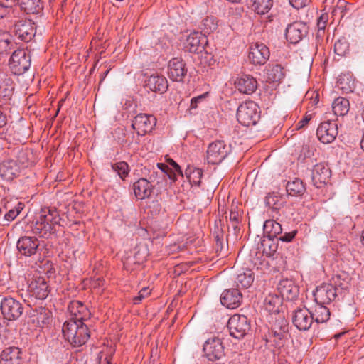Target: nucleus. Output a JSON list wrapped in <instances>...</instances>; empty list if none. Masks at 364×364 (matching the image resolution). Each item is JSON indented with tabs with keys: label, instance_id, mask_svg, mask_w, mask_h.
I'll return each instance as SVG.
<instances>
[{
	"label": "nucleus",
	"instance_id": "4be33fe9",
	"mask_svg": "<svg viewBox=\"0 0 364 364\" xmlns=\"http://www.w3.org/2000/svg\"><path fill=\"white\" fill-rule=\"evenodd\" d=\"M19 164L14 159H5L0 163V176L6 181H12L20 174Z\"/></svg>",
	"mask_w": 364,
	"mask_h": 364
},
{
	"label": "nucleus",
	"instance_id": "de8ad7c7",
	"mask_svg": "<svg viewBox=\"0 0 364 364\" xmlns=\"http://www.w3.org/2000/svg\"><path fill=\"white\" fill-rule=\"evenodd\" d=\"M348 50L349 43L345 38H341L335 43L334 52L338 55H345Z\"/></svg>",
	"mask_w": 364,
	"mask_h": 364
},
{
	"label": "nucleus",
	"instance_id": "dca6fc26",
	"mask_svg": "<svg viewBox=\"0 0 364 364\" xmlns=\"http://www.w3.org/2000/svg\"><path fill=\"white\" fill-rule=\"evenodd\" d=\"M336 296V288L331 284L318 286L314 292V300L317 304H328L334 301Z\"/></svg>",
	"mask_w": 364,
	"mask_h": 364
},
{
	"label": "nucleus",
	"instance_id": "49530a36",
	"mask_svg": "<svg viewBox=\"0 0 364 364\" xmlns=\"http://www.w3.org/2000/svg\"><path fill=\"white\" fill-rule=\"evenodd\" d=\"M215 250L217 253V256L220 257H225L228 255V245L224 244L223 235H219L215 236Z\"/></svg>",
	"mask_w": 364,
	"mask_h": 364
},
{
	"label": "nucleus",
	"instance_id": "8fccbe9b",
	"mask_svg": "<svg viewBox=\"0 0 364 364\" xmlns=\"http://www.w3.org/2000/svg\"><path fill=\"white\" fill-rule=\"evenodd\" d=\"M11 42L9 34L6 32L0 31V53H4L11 49Z\"/></svg>",
	"mask_w": 364,
	"mask_h": 364
},
{
	"label": "nucleus",
	"instance_id": "2f4dec72",
	"mask_svg": "<svg viewBox=\"0 0 364 364\" xmlns=\"http://www.w3.org/2000/svg\"><path fill=\"white\" fill-rule=\"evenodd\" d=\"M336 87L344 93L352 92L355 89V80L350 74L341 75L336 82Z\"/></svg>",
	"mask_w": 364,
	"mask_h": 364
},
{
	"label": "nucleus",
	"instance_id": "2eb2a0df",
	"mask_svg": "<svg viewBox=\"0 0 364 364\" xmlns=\"http://www.w3.org/2000/svg\"><path fill=\"white\" fill-rule=\"evenodd\" d=\"M15 36L23 41L29 42L35 36V23L30 20L18 21L14 26Z\"/></svg>",
	"mask_w": 364,
	"mask_h": 364
},
{
	"label": "nucleus",
	"instance_id": "e433bc0d",
	"mask_svg": "<svg viewBox=\"0 0 364 364\" xmlns=\"http://www.w3.org/2000/svg\"><path fill=\"white\" fill-rule=\"evenodd\" d=\"M350 109V103L349 101L344 98L339 97L334 100L332 103V110L335 115L336 116H344L346 115Z\"/></svg>",
	"mask_w": 364,
	"mask_h": 364
},
{
	"label": "nucleus",
	"instance_id": "6e6d98bb",
	"mask_svg": "<svg viewBox=\"0 0 364 364\" xmlns=\"http://www.w3.org/2000/svg\"><path fill=\"white\" fill-rule=\"evenodd\" d=\"M157 166L162 171V172L166 173L170 179L173 180V181L176 180L175 172H173V171L169 168L168 165L163 163H158Z\"/></svg>",
	"mask_w": 364,
	"mask_h": 364
},
{
	"label": "nucleus",
	"instance_id": "c756f323",
	"mask_svg": "<svg viewBox=\"0 0 364 364\" xmlns=\"http://www.w3.org/2000/svg\"><path fill=\"white\" fill-rule=\"evenodd\" d=\"M263 228L266 237L269 239H274L282 233V225L274 220H266Z\"/></svg>",
	"mask_w": 364,
	"mask_h": 364
},
{
	"label": "nucleus",
	"instance_id": "774afa93",
	"mask_svg": "<svg viewBox=\"0 0 364 364\" xmlns=\"http://www.w3.org/2000/svg\"><path fill=\"white\" fill-rule=\"evenodd\" d=\"M360 146L364 150V133H363V135L362 140L360 141Z\"/></svg>",
	"mask_w": 364,
	"mask_h": 364
},
{
	"label": "nucleus",
	"instance_id": "58836bf2",
	"mask_svg": "<svg viewBox=\"0 0 364 364\" xmlns=\"http://www.w3.org/2000/svg\"><path fill=\"white\" fill-rule=\"evenodd\" d=\"M218 21L213 16H207L202 20L199 25V28L201 30L203 34H208L215 31L218 28Z\"/></svg>",
	"mask_w": 364,
	"mask_h": 364
},
{
	"label": "nucleus",
	"instance_id": "f8f14e48",
	"mask_svg": "<svg viewBox=\"0 0 364 364\" xmlns=\"http://www.w3.org/2000/svg\"><path fill=\"white\" fill-rule=\"evenodd\" d=\"M309 27L306 23L301 21H295L286 28L285 36L287 40L292 44L299 43L308 33Z\"/></svg>",
	"mask_w": 364,
	"mask_h": 364
},
{
	"label": "nucleus",
	"instance_id": "bf43d9fd",
	"mask_svg": "<svg viewBox=\"0 0 364 364\" xmlns=\"http://www.w3.org/2000/svg\"><path fill=\"white\" fill-rule=\"evenodd\" d=\"M297 231L294 230L290 232H286L278 237V240L282 242H291L296 236Z\"/></svg>",
	"mask_w": 364,
	"mask_h": 364
},
{
	"label": "nucleus",
	"instance_id": "a19ab883",
	"mask_svg": "<svg viewBox=\"0 0 364 364\" xmlns=\"http://www.w3.org/2000/svg\"><path fill=\"white\" fill-rule=\"evenodd\" d=\"M252 9L258 14H267L272 8L273 0H251Z\"/></svg>",
	"mask_w": 364,
	"mask_h": 364
},
{
	"label": "nucleus",
	"instance_id": "5fc2aeb1",
	"mask_svg": "<svg viewBox=\"0 0 364 364\" xmlns=\"http://www.w3.org/2000/svg\"><path fill=\"white\" fill-rule=\"evenodd\" d=\"M20 213L19 210L11 208L4 215V219L6 223H2L3 225H8L9 223L14 220Z\"/></svg>",
	"mask_w": 364,
	"mask_h": 364
},
{
	"label": "nucleus",
	"instance_id": "a211bd4d",
	"mask_svg": "<svg viewBox=\"0 0 364 364\" xmlns=\"http://www.w3.org/2000/svg\"><path fill=\"white\" fill-rule=\"evenodd\" d=\"M168 70V77L176 82H183L188 71L186 63L178 58H174L169 61Z\"/></svg>",
	"mask_w": 364,
	"mask_h": 364
},
{
	"label": "nucleus",
	"instance_id": "ea45409f",
	"mask_svg": "<svg viewBox=\"0 0 364 364\" xmlns=\"http://www.w3.org/2000/svg\"><path fill=\"white\" fill-rule=\"evenodd\" d=\"M14 90L13 81L4 75L0 76V99L9 98Z\"/></svg>",
	"mask_w": 364,
	"mask_h": 364
},
{
	"label": "nucleus",
	"instance_id": "6ab92c4d",
	"mask_svg": "<svg viewBox=\"0 0 364 364\" xmlns=\"http://www.w3.org/2000/svg\"><path fill=\"white\" fill-rule=\"evenodd\" d=\"M277 290L281 298L289 301L295 300L299 294V287L289 279H283L277 284Z\"/></svg>",
	"mask_w": 364,
	"mask_h": 364
},
{
	"label": "nucleus",
	"instance_id": "bb28decb",
	"mask_svg": "<svg viewBox=\"0 0 364 364\" xmlns=\"http://www.w3.org/2000/svg\"><path fill=\"white\" fill-rule=\"evenodd\" d=\"M21 351L18 347H9L4 349L0 356V364H20Z\"/></svg>",
	"mask_w": 364,
	"mask_h": 364
},
{
	"label": "nucleus",
	"instance_id": "c9c22d12",
	"mask_svg": "<svg viewBox=\"0 0 364 364\" xmlns=\"http://www.w3.org/2000/svg\"><path fill=\"white\" fill-rule=\"evenodd\" d=\"M313 321L317 323H323L330 318V311L325 304H317L314 312H311Z\"/></svg>",
	"mask_w": 364,
	"mask_h": 364
},
{
	"label": "nucleus",
	"instance_id": "393cba45",
	"mask_svg": "<svg viewBox=\"0 0 364 364\" xmlns=\"http://www.w3.org/2000/svg\"><path fill=\"white\" fill-rule=\"evenodd\" d=\"M235 85L240 92L246 95L252 94L257 87V80L250 75H244L238 77Z\"/></svg>",
	"mask_w": 364,
	"mask_h": 364
},
{
	"label": "nucleus",
	"instance_id": "7c9ffc66",
	"mask_svg": "<svg viewBox=\"0 0 364 364\" xmlns=\"http://www.w3.org/2000/svg\"><path fill=\"white\" fill-rule=\"evenodd\" d=\"M285 75L284 68L280 65H269L267 68V79L269 82H280Z\"/></svg>",
	"mask_w": 364,
	"mask_h": 364
},
{
	"label": "nucleus",
	"instance_id": "a878e982",
	"mask_svg": "<svg viewBox=\"0 0 364 364\" xmlns=\"http://www.w3.org/2000/svg\"><path fill=\"white\" fill-rule=\"evenodd\" d=\"M145 86L152 92L162 94L166 92L168 85L164 76L153 75L147 79Z\"/></svg>",
	"mask_w": 364,
	"mask_h": 364
},
{
	"label": "nucleus",
	"instance_id": "79ce46f5",
	"mask_svg": "<svg viewBox=\"0 0 364 364\" xmlns=\"http://www.w3.org/2000/svg\"><path fill=\"white\" fill-rule=\"evenodd\" d=\"M254 276L251 270L237 274L235 283L237 287L249 288L253 283Z\"/></svg>",
	"mask_w": 364,
	"mask_h": 364
},
{
	"label": "nucleus",
	"instance_id": "39448f33",
	"mask_svg": "<svg viewBox=\"0 0 364 364\" xmlns=\"http://www.w3.org/2000/svg\"><path fill=\"white\" fill-rule=\"evenodd\" d=\"M230 334L236 339H241L250 330V321L244 315L235 314L232 316L227 325Z\"/></svg>",
	"mask_w": 364,
	"mask_h": 364
},
{
	"label": "nucleus",
	"instance_id": "f3484780",
	"mask_svg": "<svg viewBox=\"0 0 364 364\" xmlns=\"http://www.w3.org/2000/svg\"><path fill=\"white\" fill-rule=\"evenodd\" d=\"M331 170L324 163L316 164L311 171V181L314 186L318 188L326 185L330 178Z\"/></svg>",
	"mask_w": 364,
	"mask_h": 364
},
{
	"label": "nucleus",
	"instance_id": "ddd939ff",
	"mask_svg": "<svg viewBox=\"0 0 364 364\" xmlns=\"http://www.w3.org/2000/svg\"><path fill=\"white\" fill-rule=\"evenodd\" d=\"M249 50V60L255 65H264L269 58V49L264 43H256L251 45Z\"/></svg>",
	"mask_w": 364,
	"mask_h": 364
},
{
	"label": "nucleus",
	"instance_id": "69168bd1",
	"mask_svg": "<svg viewBox=\"0 0 364 364\" xmlns=\"http://www.w3.org/2000/svg\"><path fill=\"white\" fill-rule=\"evenodd\" d=\"M7 123L6 116L0 110V128L4 127Z\"/></svg>",
	"mask_w": 364,
	"mask_h": 364
},
{
	"label": "nucleus",
	"instance_id": "7ed1b4c3",
	"mask_svg": "<svg viewBox=\"0 0 364 364\" xmlns=\"http://www.w3.org/2000/svg\"><path fill=\"white\" fill-rule=\"evenodd\" d=\"M237 119L245 127L256 124L260 119L259 106L253 101L242 102L237 108Z\"/></svg>",
	"mask_w": 364,
	"mask_h": 364
},
{
	"label": "nucleus",
	"instance_id": "f704fd0d",
	"mask_svg": "<svg viewBox=\"0 0 364 364\" xmlns=\"http://www.w3.org/2000/svg\"><path fill=\"white\" fill-rule=\"evenodd\" d=\"M286 190L288 195L291 196H302L306 188L303 181L299 178H295L292 181H288L286 185Z\"/></svg>",
	"mask_w": 364,
	"mask_h": 364
},
{
	"label": "nucleus",
	"instance_id": "603ef678",
	"mask_svg": "<svg viewBox=\"0 0 364 364\" xmlns=\"http://www.w3.org/2000/svg\"><path fill=\"white\" fill-rule=\"evenodd\" d=\"M230 220L232 223L233 228H236V225L240 221L241 215L238 210L237 206L232 205L230 212Z\"/></svg>",
	"mask_w": 364,
	"mask_h": 364
},
{
	"label": "nucleus",
	"instance_id": "9d476101",
	"mask_svg": "<svg viewBox=\"0 0 364 364\" xmlns=\"http://www.w3.org/2000/svg\"><path fill=\"white\" fill-rule=\"evenodd\" d=\"M338 132L337 123L335 121L327 120L319 124L316 135L322 143L330 144L336 139Z\"/></svg>",
	"mask_w": 364,
	"mask_h": 364
},
{
	"label": "nucleus",
	"instance_id": "cd10ccee",
	"mask_svg": "<svg viewBox=\"0 0 364 364\" xmlns=\"http://www.w3.org/2000/svg\"><path fill=\"white\" fill-rule=\"evenodd\" d=\"M133 189L135 196L138 199L143 200L151 196L153 191V186L147 179L141 178L134 183Z\"/></svg>",
	"mask_w": 364,
	"mask_h": 364
},
{
	"label": "nucleus",
	"instance_id": "20e7f679",
	"mask_svg": "<svg viewBox=\"0 0 364 364\" xmlns=\"http://www.w3.org/2000/svg\"><path fill=\"white\" fill-rule=\"evenodd\" d=\"M31 66V55L24 49L15 50L9 60V68L11 72L17 75L26 73Z\"/></svg>",
	"mask_w": 364,
	"mask_h": 364
},
{
	"label": "nucleus",
	"instance_id": "5701e85b",
	"mask_svg": "<svg viewBox=\"0 0 364 364\" xmlns=\"http://www.w3.org/2000/svg\"><path fill=\"white\" fill-rule=\"evenodd\" d=\"M242 295L237 289L225 290L220 295L222 305L228 309H237L242 302Z\"/></svg>",
	"mask_w": 364,
	"mask_h": 364
},
{
	"label": "nucleus",
	"instance_id": "4468645a",
	"mask_svg": "<svg viewBox=\"0 0 364 364\" xmlns=\"http://www.w3.org/2000/svg\"><path fill=\"white\" fill-rule=\"evenodd\" d=\"M292 323L299 331H307L313 324L311 312L306 307L297 308L292 313Z\"/></svg>",
	"mask_w": 364,
	"mask_h": 364
},
{
	"label": "nucleus",
	"instance_id": "0eeeda50",
	"mask_svg": "<svg viewBox=\"0 0 364 364\" xmlns=\"http://www.w3.org/2000/svg\"><path fill=\"white\" fill-rule=\"evenodd\" d=\"M156 124V119L152 114L140 113L133 119L132 129L138 135L144 136L153 130Z\"/></svg>",
	"mask_w": 364,
	"mask_h": 364
},
{
	"label": "nucleus",
	"instance_id": "37998d69",
	"mask_svg": "<svg viewBox=\"0 0 364 364\" xmlns=\"http://www.w3.org/2000/svg\"><path fill=\"white\" fill-rule=\"evenodd\" d=\"M284 203L282 197L274 193H268L265 198L266 205L274 210H279L284 206Z\"/></svg>",
	"mask_w": 364,
	"mask_h": 364
},
{
	"label": "nucleus",
	"instance_id": "864d4df0",
	"mask_svg": "<svg viewBox=\"0 0 364 364\" xmlns=\"http://www.w3.org/2000/svg\"><path fill=\"white\" fill-rule=\"evenodd\" d=\"M151 294V289L149 287L142 288L138 295L133 298L134 304H139L144 298L147 297Z\"/></svg>",
	"mask_w": 364,
	"mask_h": 364
},
{
	"label": "nucleus",
	"instance_id": "f03ea898",
	"mask_svg": "<svg viewBox=\"0 0 364 364\" xmlns=\"http://www.w3.org/2000/svg\"><path fill=\"white\" fill-rule=\"evenodd\" d=\"M60 220V215L55 208H43L36 222L35 231L42 234L43 237H47L55 231V227L59 225Z\"/></svg>",
	"mask_w": 364,
	"mask_h": 364
},
{
	"label": "nucleus",
	"instance_id": "3c124183",
	"mask_svg": "<svg viewBox=\"0 0 364 364\" xmlns=\"http://www.w3.org/2000/svg\"><path fill=\"white\" fill-rule=\"evenodd\" d=\"M274 239H264L262 245L263 246V252L267 255H273L277 250L278 245L273 242Z\"/></svg>",
	"mask_w": 364,
	"mask_h": 364
},
{
	"label": "nucleus",
	"instance_id": "6e6552de",
	"mask_svg": "<svg viewBox=\"0 0 364 364\" xmlns=\"http://www.w3.org/2000/svg\"><path fill=\"white\" fill-rule=\"evenodd\" d=\"M1 310L5 319L14 321L18 319L23 314L22 304L17 300L9 297L1 302Z\"/></svg>",
	"mask_w": 364,
	"mask_h": 364
},
{
	"label": "nucleus",
	"instance_id": "423d86ee",
	"mask_svg": "<svg viewBox=\"0 0 364 364\" xmlns=\"http://www.w3.org/2000/svg\"><path fill=\"white\" fill-rule=\"evenodd\" d=\"M230 146L223 140H217L210 143L207 149V161L208 164H218L230 153Z\"/></svg>",
	"mask_w": 364,
	"mask_h": 364
},
{
	"label": "nucleus",
	"instance_id": "72a5a7b5",
	"mask_svg": "<svg viewBox=\"0 0 364 364\" xmlns=\"http://www.w3.org/2000/svg\"><path fill=\"white\" fill-rule=\"evenodd\" d=\"M270 331L273 336L275 346L277 347L283 346L290 337L289 329L271 326Z\"/></svg>",
	"mask_w": 364,
	"mask_h": 364
},
{
	"label": "nucleus",
	"instance_id": "e2e57ef3",
	"mask_svg": "<svg viewBox=\"0 0 364 364\" xmlns=\"http://www.w3.org/2000/svg\"><path fill=\"white\" fill-rule=\"evenodd\" d=\"M311 119L310 116H305L302 119H301L296 125V129H300L305 127L309 120Z\"/></svg>",
	"mask_w": 364,
	"mask_h": 364
},
{
	"label": "nucleus",
	"instance_id": "473e14b6",
	"mask_svg": "<svg viewBox=\"0 0 364 364\" xmlns=\"http://www.w3.org/2000/svg\"><path fill=\"white\" fill-rule=\"evenodd\" d=\"M20 6L27 14H37L43 10L41 0H21Z\"/></svg>",
	"mask_w": 364,
	"mask_h": 364
},
{
	"label": "nucleus",
	"instance_id": "0e129e2a",
	"mask_svg": "<svg viewBox=\"0 0 364 364\" xmlns=\"http://www.w3.org/2000/svg\"><path fill=\"white\" fill-rule=\"evenodd\" d=\"M16 1L17 0H0V4L6 9L14 5Z\"/></svg>",
	"mask_w": 364,
	"mask_h": 364
},
{
	"label": "nucleus",
	"instance_id": "052dcab7",
	"mask_svg": "<svg viewBox=\"0 0 364 364\" xmlns=\"http://www.w3.org/2000/svg\"><path fill=\"white\" fill-rule=\"evenodd\" d=\"M289 2L293 7L299 9L307 6L311 0H289Z\"/></svg>",
	"mask_w": 364,
	"mask_h": 364
},
{
	"label": "nucleus",
	"instance_id": "4d7b16f0",
	"mask_svg": "<svg viewBox=\"0 0 364 364\" xmlns=\"http://www.w3.org/2000/svg\"><path fill=\"white\" fill-rule=\"evenodd\" d=\"M208 95V92H205L200 95L193 97L191 100V108L196 109L198 107V104L203 101Z\"/></svg>",
	"mask_w": 364,
	"mask_h": 364
},
{
	"label": "nucleus",
	"instance_id": "680f3d73",
	"mask_svg": "<svg viewBox=\"0 0 364 364\" xmlns=\"http://www.w3.org/2000/svg\"><path fill=\"white\" fill-rule=\"evenodd\" d=\"M168 164L172 167V170L177 172L179 175L183 176V172L180 167V166L172 159H168L167 160Z\"/></svg>",
	"mask_w": 364,
	"mask_h": 364
},
{
	"label": "nucleus",
	"instance_id": "c03bdc74",
	"mask_svg": "<svg viewBox=\"0 0 364 364\" xmlns=\"http://www.w3.org/2000/svg\"><path fill=\"white\" fill-rule=\"evenodd\" d=\"M186 176L190 183L192 185L200 186L203 176V171L200 168H188L186 170Z\"/></svg>",
	"mask_w": 364,
	"mask_h": 364
},
{
	"label": "nucleus",
	"instance_id": "412c9836",
	"mask_svg": "<svg viewBox=\"0 0 364 364\" xmlns=\"http://www.w3.org/2000/svg\"><path fill=\"white\" fill-rule=\"evenodd\" d=\"M208 44V38L205 34L201 32H193L187 38L186 48L190 53H201L205 50Z\"/></svg>",
	"mask_w": 364,
	"mask_h": 364
},
{
	"label": "nucleus",
	"instance_id": "9b49d317",
	"mask_svg": "<svg viewBox=\"0 0 364 364\" xmlns=\"http://www.w3.org/2000/svg\"><path fill=\"white\" fill-rule=\"evenodd\" d=\"M203 352L210 360H220L224 355V346L220 338L212 337L203 344Z\"/></svg>",
	"mask_w": 364,
	"mask_h": 364
},
{
	"label": "nucleus",
	"instance_id": "1a4fd4ad",
	"mask_svg": "<svg viewBox=\"0 0 364 364\" xmlns=\"http://www.w3.org/2000/svg\"><path fill=\"white\" fill-rule=\"evenodd\" d=\"M40 241L36 237L23 236L16 242V249L21 256L32 257L39 251Z\"/></svg>",
	"mask_w": 364,
	"mask_h": 364
},
{
	"label": "nucleus",
	"instance_id": "f257e3e1",
	"mask_svg": "<svg viewBox=\"0 0 364 364\" xmlns=\"http://www.w3.org/2000/svg\"><path fill=\"white\" fill-rule=\"evenodd\" d=\"M64 338L74 347L85 344L90 337V331L86 324L81 321L68 319L63 326Z\"/></svg>",
	"mask_w": 364,
	"mask_h": 364
},
{
	"label": "nucleus",
	"instance_id": "a18cd8bd",
	"mask_svg": "<svg viewBox=\"0 0 364 364\" xmlns=\"http://www.w3.org/2000/svg\"><path fill=\"white\" fill-rule=\"evenodd\" d=\"M112 169L117 173L119 178L124 180L129 173V165L125 161H119L111 164Z\"/></svg>",
	"mask_w": 364,
	"mask_h": 364
},
{
	"label": "nucleus",
	"instance_id": "09e8293b",
	"mask_svg": "<svg viewBox=\"0 0 364 364\" xmlns=\"http://www.w3.org/2000/svg\"><path fill=\"white\" fill-rule=\"evenodd\" d=\"M271 319V326L289 329V323L283 314H274Z\"/></svg>",
	"mask_w": 364,
	"mask_h": 364
},
{
	"label": "nucleus",
	"instance_id": "4c0bfd02",
	"mask_svg": "<svg viewBox=\"0 0 364 364\" xmlns=\"http://www.w3.org/2000/svg\"><path fill=\"white\" fill-rule=\"evenodd\" d=\"M15 161L19 164L21 170L28 167L34 163L33 152L28 149L19 150L16 154V160Z\"/></svg>",
	"mask_w": 364,
	"mask_h": 364
},
{
	"label": "nucleus",
	"instance_id": "aec40b11",
	"mask_svg": "<svg viewBox=\"0 0 364 364\" xmlns=\"http://www.w3.org/2000/svg\"><path fill=\"white\" fill-rule=\"evenodd\" d=\"M28 291L36 299H45L50 291L46 278L38 277L32 280L28 285Z\"/></svg>",
	"mask_w": 364,
	"mask_h": 364
},
{
	"label": "nucleus",
	"instance_id": "338daca9",
	"mask_svg": "<svg viewBox=\"0 0 364 364\" xmlns=\"http://www.w3.org/2000/svg\"><path fill=\"white\" fill-rule=\"evenodd\" d=\"M6 9H5L1 4H0V19L4 18L6 15Z\"/></svg>",
	"mask_w": 364,
	"mask_h": 364
},
{
	"label": "nucleus",
	"instance_id": "c85d7f7f",
	"mask_svg": "<svg viewBox=\"0 0 364 364\" xmlns=\"http://www.w3.org/2000/svg\"><path fill=\"white\" fill-rule=\"evenodd\" d=\"M264 309L271 314H279V309L282 304V299L276 294H269L264 300Z\"/></svg>",
	"mask_w": 364,
	"mask_h": 364
},
{
	"label": "nucleus",
	"instance_id": "b1692460",
	"mask_svg": "<svg viewBox=\"0 0 364 364\" xmlns=\"http://www.w3.org/2000/svg\"><path fill=\"white\" fill-rule=\"evenodd\" d=\"M68 311L72 317L70 319L74 321H86L90 318V312L88 308L80 301H72L68 305Z\"/></svg>",
	"mask_w": 364,
	"mask_h": 364
},
{
	"label": "nucleus",
	"instance_id": "13d9d810",
	"mask_svg": "<svg viewBox=\"0 0 364 364\" xmlns=\"http://www.w3.org/2000/svg\"><path fill=\"white\" fill-rule=\"evenodd\" d=\"M327 17L324 15L321 16L317 22L318 34L321 35V32L324 33V29L326 26Z\"/></svg>",
	"mask_w": 364,
	"mask_h": 364
}]
</instances>
